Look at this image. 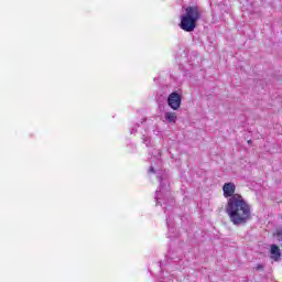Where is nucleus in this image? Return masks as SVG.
<instances>
[{
    "label": "nucleus",
    "mask_w": 282,
    "mask_h": 282,
    "mask_svg": "<svg viewBox=\"0 0 282 282\" xmlns=\"http://www.w3.org/2000/svg\"><path fill=\"white\" fill-rule=\"evenodd\" d=\"M236 191L237 185L232 182L223 185V195L228 199L225 210L234 226H245L252 217V208L241 194L235 193Z\"/></svg>",
    "instance_id": "f257e3e1"
},
{
    "label": "nucleus",
    "mask_w": 282,
    "mask_h": 282,
    "mask_svg": "<svg viewBox=\"0 0 282 282\" xmlns=\"http://www.w3.org/2000/svg\"><path fill=\"white\" fill-rule=\"evenodd\" d=\"M153 155L150 159L151 166L149 173H158V180L160 182L159 191L155 192V200L160 206H164L165 202L171 199V185L169 183V174L162 172L160 166H162V152L160 150H154Z\"/></svg>",
    "instance_id": "f03ea898"
},
{
    "label": "nucleus",
    "mask_w": 282,
    "mask_h": 282,
    "mask_svg": "<svg viewBox=\"0 0 282 282\" xmlns=\"http://www.w3.org/2000/svg\"><path fill=\"white\" fill-rule=\"evenodd\" d=\"M151 131L153 135H160L162 133V128L158 124L156 120L153 119H142L140 123H135L131 129L130 133L133 135L134 133H139L141 138L142 144H144L148 149L153 147V140L151 139Z\"/></svg>",
    "instance_id": "7ed1b4c3"
},
{
    "label": "nucleus",
    "mask_w": 282,
    "mask_h": 282,
    "mask_svg": "<svg viewBox=\"0 0 282 282\" xmlns=\"http://www.w3.org/2000/svg\"><path fill=\"white\" fill-rule=\"evenodd\" d=\"M202 18V9L199 7H187L185 14L181 15V30L184 32H193L197 28V21Z\"/></svg>",
    "instance_id": "20e7f679"
},
{
    "label": "nucleus",
    "mask_w": 282,
    "mask_h": 282,
    "mask_svg": "<svg viewBox=\"0 0 282 282\" xmlns=\"http://www.w3.org/2000/svg\"><path fill=\"white\" fill-rule=\"evenodd\" d=\"M167 105L169 107H171V109H173L174 111H177V109L182 105V97L180 96V94L177 93L170 94V96L167 97Z\"/></svg>",
    "instance_id": "39448f33"
},
{
    "label": "nucleus",
    "mask_w": 282,
    "mask_h": 282,
    "mask_svg": "<svg viewBox=\"0 0 282 282\" xmlns=\"http://www.w3.org/2000/svg\"><path fill=\"white\" fill-rule=\"evenodd\" d=\"M270 256L273 261L281 260V249L276 245H271Z\"/></svg>",
    "instance_id": "423d86ee"
},
{
    "label": "nucleus",
    "mask_w": 282,
    "mask_h": 282,
    "mask_svg": "<svg viewBox=\"0 0 282 282\" xmlns=\"http://www.w3.org/2000/svg\"><path fill=\"white\" fill-rule=\"evenodd\" d=\"M164 120L169 124H175V122H177V115L175 112L165 111L164 112Z\"/></svg>",
    "instance_id": "0eeeda50"
},
{
    "label": "nucleus",
    "mask_w": 282,
    "mask_h": 282,
    "mask_svg": "<svg viewBox=\"0 0 282 282\" xmlns=\"http://www.w3.org/2000/svg\"><path fill=\"white\" fill-rule=\"evenodd\" d=\"M166 224H167L169 230H171L173 228V223H171L170 218H167V223Z\"/></svg>",
    "instance_id": "6e6552de"
}]
</instances>
